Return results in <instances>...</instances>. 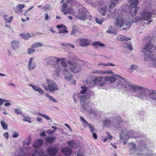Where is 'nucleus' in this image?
I'll return each instance as SVG.
<instances>
[{
	"instance_id": "052dcab7",
	"label": "nucleus",
	"mask_w": 156,
	"mask_h": 156,
	"mask_svg": "<svg viewBox=\"0 0 156 156\" xmlns=\"http://www.w3.org/2000/svg\"><path fill=\"white\" fill-rule=\"evenodd\" d=\"M116 78L115 77H110V83H113L116 80Z\"/></svg>"
},
{
	"instance_id": "a18cd8bd",
	"label": "nucleus",
	"mask_w": 156,
	"mask_h": 156,
	"mask_svg": "<svg viewBox=\"0 0 156 156\" xmlns=\"http://www.w3.org/2000/svg\"><path fill=\"white\" fill-rule=\"evenodd\" d=\"M83 109L87 110V104H86L85 102H82L80 103Z\"/></svg>"
},
{
	"instance_id": "2f4dec72",
	"label": "nucleus",
	"mask_w": 156,
	"mask_h": 156,
	"mask_svg": "<svg viewBox=\"0 0 156 156\" xmlns=\"http://www.w3.org/2000/svg\"><path fill=\"white\" fill-rule=\"evenodd\" d=\"M45 96L48 98L49 99V100L55 103H57L58 102V101L53 97L49 94L48 93L46 94Z\"/></svg>"
},
{
	"instance_id": "864d4df0",
	"label": "nucleus",
	"mask_w": 156,
	"mask_h": 156,
	"mask_svg": "<svg viewBox=\"0 0 156 156\" xmlns=\"http://www.w3.org/2000/svg\"><path fill=\"white\" fill-rule=\"evenodd\" d=\"M29 85L32 87L33 89L35 90V91H37L39 89L40 87H39L37 86H35L31 84H30Z\"/></svg>"
},
{
	"instance_id": "5701e85b",
	"label": "nucleus",
	"mask_w": 156,
	"mask_h": 156,
	"mask_svg": "<svg viewBox=\"0 0 156 156\" xmlns=\"http://www.w3.org/2000/svg\"><path fill=\"white\" fill-rule=\"evenodd\" d=\"M56 139V137L54 136L51 137H47L45 138V140L48 143H51Z\"/></svg>"
},
{
	"instance_id": "20e7f679",
	"label": "nucleus",
	"mask_w": 156,
	"mask_h": 156,
	"mask_svg": "<svg viewBox=\"0 0 156 156\" xmlns=\"http://www.w3.org/2000/svg\"><path fill=\"white\" fill-rule=\"evenodd\" d=\"M43 143V140L41 139H37L34 142L33 145L34 149L32 152V156H39L44 153L43 149L41 148Z\"/></svg>"
},
{
	"instance_id": "3c124183",
	"label": "nucleus",
	"mask_w": 156,
	"mask_h": 156,
	"mask_svg": "<svg viewBox=\"0 0 156 156\" xmlns=\"http://www.w3.org/2000/svg\"><path fill=\"white\" fill-rule=\"evenodd\" d=\"M109 73L113 75H114V73L111 70H110L108 71H102V74H106V73Z\"/></svg>"
},
{
	"instance_id": "338daca9",
	"label": "nucleus",
	"mask_w": 156,
	"mask_h": 156,
	"mask_svg": "<svg viewBox=\"0 0 156 156\" xmlns=\"http://www.w3.org/2000/svg\"><path fill=\"white\" fill-rule=\"evenodd\" d=\"M153 41H154V42L156 44V35L155 36L154 38H153V39H150V40H149L150 43H151V42H152Z\"/></svg>"
},
{
	"instance_id": "e433bc0d",
	"label": "nucleus",
	"mask_w": 156,
	"mask_h": 156,
	"mask_svg": "<svg viewBox=\"0 0 156 156\" xmlns=\"http://www.w3.org/2000/svg\"><path fill=\"white\" fill-rule=\"evenodd\" d=\"M142 20V19L141 17L139 16H137L134 19H133L131 21L133 22V23H137L138 21H141Z\"/></svg>"
},
{
	"instance_id": "ea45409f",
	"label": "nucleus",
	"mask_w": 156,
	"mask_h": 156,
	"mask_svg": "<svg viewBox=\"0 0 156 156\" xmlns=\"http://www.w3.org/2000/svg\"><path fill=\"white\" fill-rule=\"evenodd\" d=\"M87 126L89 127L91 133H93L95 131V129L94 128V126L91 124L88 123Z\"/></svg>"
},
{
	"instance_id": "a19ab883",
	"label": "nucleus",
	"mask_w": 156,
	"mask_h": 156,
	"mask_svg": "<svg viewBox=\"0 0 156 156\" xmlns=\"http://www.w3.org/2000/svg\"><path fill=\"white\" fill-rule=\"evenodd\" d=\"M1 124L3 129L6 130L7 129V125L4 121H1Z\"/></svg>"
},
{
	"instance_id": "c85d7f7f",
	"label": "nucleus",
	"mask_w": 156,
	"mask_h": 156,
	"mask_svg": "<svg viewBox=\"0 0 156 156\" xmlns=\"http://www.w3.org/2000/svg\"><path fill=\"white\" fill-rule=\"evenodd\" d=\"M68 145L73 148H75L77 147V145L75 143L73 140L69 141L67 143Z\"/></svg>"
},
{
	"instance_id": "b1692460",
	"label": "nucleus",
	"mask_w": 156,
	"mask_h": 156,
	"mask_svg": "<svg viewBox=\"0 0 156 156\" xmlns=\"http://www.w3.org/2000/svg\"><path fill=\"white\" fill-rule=\"evenodd\" d=\"M107 7L106 6L102 7L99 10V12L103 16H105L107 11Z\"/></svg>"
},
{
	"instance_id": "4d7b16f0",
	"label": "nucleus",
	"mask_w": 156,
	"mask_h": 156,
	"mask_svg": "<svg viewBox=\"0 0 156 156\" xmlns=\"http://www.w3.org/2000/svg\"><path fill=\"white\" fill-rule=\"evenodd\" d=\"M95 21L97 23L100 24H101L103 22V21L97 18H96Z\"/></svg>"
},
{
	"instance_id": "bf43d9fd",
	"label": "nucleus",
	"mask_w": 156,
	"mask_h": 156,
	"mask_svg": "<svg viewBox=\"0 0 156 156\" xmlns=\"http://www.w3.org/2000/svg\"><path fill=\"white\" fill-rule=\"evenodd\" d=\"M80 119L82 122L86 125L88 124L89 123L82 117L81 116Z\"/></svg>"
},
{
	"instance_id": "6e6d98bb",
	"label": "nucleus",
	"mask_w": 156,
	"mask_h": 156,
	"mask_svg": "<svg viewBox=\"0 0 156 156\" xmlns=\"http://www.w3.org/2000/svg\"><path fill=\"white\" fill-rule=\"evenodd\" d=\"M138 68V67L137 66L135 65H133L131 66V68H129V69H133L136 70Z\"/></svg>"
},
{
	"instance_id": "774afa93",
	"label": "nucleus",
	"mask_w": 156,
	"mask_h": 156,
	"mask_svg": "<svg viewBox=\"0 0 156 156\" xmlns=\"http://www.w3.org/2000/svg\"><path fill=\"white\" fill-rule=\"evenodd\" d=\"M77 156H85L83 153L80 151H79L77 153Z\"/></svg>"
},
{
	"instance_id": "e2e57ef3",
	"label": "nucleus",
	"mask_w": 156,
	"mask_h": 156,
	"mask_svg": "<svg viewBox=\"0 0 156 156\" xmlns=\"http://www.w3.org/2000/svg\"><path fill=\"white\" fill-rule=\"evenodd\" d=\"M37 91L39 93L41 94H45V92L41 88H39V89L38 90H37Z\"/></svg>"
},
{
	"instance_id": "603ef678",
	"label": "nucleus",
	"mask_w": 156,
	"mask_h": 156,
	"mask_svg": "<svg viewBox=\"0 0 156 156\" xmlns=\"http://www.w3.org/2000/svg\"><path fill=\"white\" fill-rule=\"evenodd\" d=\"M15 113L18 115L21 114L22 113V110L20 109L16 108L15 109Z\"/></svg>"
},
{
	"instance_id": "6e6552de",
	"label": "nucleus",
	"mask_w": 156,
	"mask_h": 156,
	"mask_svg": "<svg viewBox=\"0 0 156 156\" xmlns=\"http://www.w3.org/2000/svg\"><path fill=\"white\" fill-rule=\"evenodd\" d=\"M59 58L57 57L50 56L45 60V62L48 65H49L53 68L58 69V64Z\"/></svg>"
},
{
	"instance_id": "7c9ffc66",
	"label": "nucleus",
	"mask_w": 156,
	"mask_h": 156,
	"mask_svg": "<svg viewBox=\"0 0 156 156\" xmlns=\"http://www.w3.org/2000/svg\"><path fill=\"white\" fill-rule=\"evenodd\" d=\"M93 45L95 46L97 48L98 46H100L101 47H105V45L100 41L95 42L93 43Z\"/></svg>"
},
{
	"instance_id": "69168bd1",
	"label": "nucleus",
	"mask_w": 156,
	"mask_h": 156,
	"mask_svg": "<svg viewBox=\"0 0 156 156\" xmlns=\"http://www.w3.org/2000/svg\"><path fill=\"white\" fill-rule=\"evenodd\" d=\"M90 113L93 114L94 116H95L97 115L95 111L93 109H91L90 111Z\"/></svg>"
},
{
	"instance_id": "473e14b6",
	"label": "nucleus",
	"mask_w": 156,
	"mask_h": 156,
	"mask_svg": "<svg viewBox=\"0 0 156 156\" xmlns=\"http://www.w3.org/2000/svg\"><path fill=\"white\" fill-rule=\"evenodd\" d=\"M43 45L41 42H37L32 44L31 46V47L33 48H35L38 47H41Z\"/></svg>"
},
{
	"instance_id": "f8f14e48",
	"label": "nucleus",
	"mask_w": 156,
	"mask_h": 156,
	"mask_svg": "<svg viewBox=\"0 0 156 156\" xmlns=\"http://www.w3.org/2000/svg\"><path fill=\"white\" fill-rule=\"evenodd\" d=\"M112 123L115 128H118L121 127L122 122L121 118L119 116L116 115L112 117Z\"/></svg>"
},
{
	"instance_id": "c9c22d12",
	"label": "nucleus",
	"mask_w": 156,
	"mask_h": 156,
	"mask_svg": "<svg viewBox=\"0 0 156 156\" xmlns=\"http://www.w3.org/2000/svg\"><path fill=\"white\" fill-rule=\"evenodd\" d=\"M37 115H38L39 116H42L44 118H45L47 120H49L51 119L47 115H46L42 114L39 112H38L37 113Z\"/></svg>"
},
{
	"instance_id": "7ed1b4c3",
	"label": "nucleus",
	"mask_w": 156,
	"mask_h": 156,
	"mask_svg": "<svg viewBox=\"0 0 156 156\" xmlns=\"http://www.w3.org/2000/svg\"><path fill=\"white\" fill-rule=\"evenodd\" d=\"M116 76L120 78L118 82L119 86H120L124 90H127L132 92H135L136 93L139 86L131 84L130 83L129 81H127L125 78H123L117 75Z\"/></svg>"
},
{
	"instance_id": "dca6fc26",
	"label": "nucleus",
	"mask_w": 156,
	"mask_h": 156,
	"mask_svg": "<svg viewBox=\"0 0 156 156\" xmlns=\"http://www.w3.org/2000/svg\"><path fill=\"white\" fill-rule=\"evenodd\" d=\"M80 44L81 46L85 47L90 44V41L87 39L82 38L79 39Z\"/></svg>"
},
{
	"instance_id": "f704fd0d",
	"label": "nucleus",
	"mask_w": 156,
	"mask_h": 156,
	"mask_svg": "<svg viewBox=\"0 0 156 156\" xmlns=\"http://www.w3.org/2000/svg\"><path fill=\"white\" fill-rule=\"evenodd\" d=\"M81 90H80V93L82 94H85L87 90V87L85 86H82L81 87Z\"/></svg>"
},
{
	"instance_id": "9b49d317",
	"label": "nucleus",
	"mask_w": 156,
	"mask_h": 156,
	"mask_svg": "<svg viewBox=\"0 0 156 156\" xmlns=\"http://www.w3.org/2000/svg\"><path fill=\"white\" fill-rule=\"evenodd\" d=\"M65 61L66 59L64 58L61 59L59 58V62H61L62 66L64 67V68L63 69L60 68V67H58V68L57 69L59 71H63V73L64 74L67 75L69 73L70 71L69 69L65 68L67 66Z\"/></svg>"
},
{
	"instance_id": "aec40b11",
	"label": "nucleus",
	"mask_w": 156,
	"mask_h": 156,
	"mask_svg": "<svg viewBox=\"0 0 156 156\" xmlns=\"http://www.w3.org/2000/svg\"><path fill=\"white\" fill-rule=\"evenodd\" d=\"M34 58L33 57L31 58L28 62V69L30 70H31L34 69L35 67V63L33 62Z\"/></svg>"
},
{
	"instance_id": "ddd939ff",
	"label": "nucleus",
	"mask_w": 156,
	"mask_h": 156,
	"mask_svg": "<svg viewBox=\"0 0 156 156\" xmlns=\"http://www.w3.org/2000/svg\"><path fill=\"white\" fill-rule=\"evenodd\" d=\"M152 13L151 12L143 11L142 14V17L144 20H148L151 18Z\"/></svg>"
},
{
	"instance_id": "2eb2a0df",
	"label": "nucleus",
	"mask_w": 156,
	"mask_h": 156,
	"mask_svg": "<svg viewBox=\"0 0 156 156\" xmlns=\"http://www.w3.org/2000/svg\"><path fill=\"white\" fill-rule=\"evenodd\" d=\"M72 30L71 34L74 35L75 36H78L80 34L81 32L79 30L78 27L75 26H73L72 27Z\"/></svg>"
},
{
	"instance_id": "393cba45",
	"label": "nucleus",
	"mask_w": 156,
	"mask_h": 156,
	"mask_svg": "<svg viewBox=\"0 0 156 156\" xmlns=\"http://www.w3.org/2000/svg\"><path fill=\"white\" fill-rule=\"evenodd\" d=\"M102 77H95L94 80V83L96 85H98L102 81Z\"/></svg>"
},
{
	"instance_id": "4be33fe9",
	"label": "nucleus",
	"mask_w": 156,
	"mask_h": 156,
	"mask_svg": "<svg viewBox=\"0 0 156 156\" xmlns=\"http://www.w3.org/2000/svg\"><path fill=\"white\" fill-rule=\"evenodd\" d=\"M58 152L57 149L55 147L50 148L48 150V154L50 155H53L57 154Z\"/></svg>"
},
{
	"instance_id": "f257e3e1",
	"label": "nucleus",
	"mask_w": 156,
	"mask_h": 156,
	"mask_svg": "<svg viewBox=\"0 0 156 156\" xmlns=\"http://www.w3.org/2000/svg\"><path fill=\"white\" fill-rule=\"evenodd\" d=\"M142 51L145 53L144 59L145 61L151 60L149 66L156 68V47L148 42Z\"/></svg>"
},
{
	"instance_id": "39448f33",
	"label": "nucleus",
	"mask_w": 156,
	"mask_h": 156,
	"mask_svg": "<svg viewBox=\"0 0 156 156\" xmlns=\"http://www.w3.org/2000/svg\"><path fill=\"white\" fill-rule=\"evenodd\" d=\"M150 90L139 86L135 94V96L143 100H148Z\"/></svg>"
},
{
	"instance_id": "5fc2aeb1",
	"label": "nucleus",
	"mask_w": 156,
	"mask_h": 156,
	"mask_svg": "<svg viewBox=\"0 0 156 156\" xmlns=\"http://www.w3.org/2000/svg\"><path fill=\"white\" fill-rule=\"evenodd\" d=\"M65 78L66 79L69 81L72 78V75H65Z\"/></svg>"
},
{
	"instance_id": "37998d69",
	"label": "nucleus",
	"mask_w": 156,
	"mask_h": 156,
	"mask_svg": "<svg viewBox=\"0 0 156 156\" xmlns=\"http://www.w3.org/2000/svg\"><path fill=\"white\" fill-rule=\"evenodd\" d=\"M43 8L44 9L45 11H46V9H48L49 10H51L52 8L50 5L47 4L45 5L43 7Z\"/></svg>"
},
{
	"instance_id": "cd10ccee",
	"label": "nucleus",
	"mask_w": 156,
	"mask_h": 156,
	"mask_svg": "<svg viewBox=\"0 0 156 156\" xmlns=\"http://www.w3.org/2000/svg\"><path fill=\"white\" fill-rule=\"evenodd\" d=\"M118 38L119 40L121 41H128L131 39L130 37H127L125 36L122 35H120Z\"/></svg>"
},
{
	"instance_id": "de8ad7c7",
	"label": "nucleus",
	"mask_w": 156,
	"mask_h": 156,
	"mask_svg": "<svg viewBox=\"0 0 156 156\" xmlns=\"http://www.w3.org/2000/svg\"><path fill=\"white\" fill-rule=\"evenodd\" d=\"M62 29L60 30H59L58 33L59 34H61L62 33H63V34H65L66 33H67L68 32V31L66 30V28H62Z\"/></svg>"
},
{
	"instance_id": "6ab92c4d",
	"label": "nucleus",
	"mask_w": 156,
	"mask_h": 156,
	"mask_svg": "<svg viewBox=\"0 0 156 156\" xmlns=\"http://www.w3.org/2000/svg\"><path fill=\"white\" fill-rule=\"evenodd\" d=\"M61 151L64 154L69 156L71 154L72 150L70 147H65L62 148Z\"/></svg>"
},
{
	"instance_id": "c03bdc74",
	"label": "nucleus",
	"mask_w": 156,
	"mask_h": 156,
	"mask_svg": "<svg viewBox=\"0 0 156 156\" xmlns=\"http://www.w3.org/2000/svg\"><path fill=\"white\" fill-rule=\"evenodd\" d=\"M119 0H111V7H113Z\"/></svg>"
},
{
	"instance_id": "79ce46f5",
	"label": "nucleus",
	"mask_w": 156,
	"mask_h": 156,
	"mask_svg": "<svg viewBox=\"0 0 156 156\" xmlns=\"http://www.w3.org/2000/svg\"><path fill=\"white\" fill-rule=\"evenodd\" d=\"M28 140L27 142L24 143L23 144L24 146H25V145H26L27 147H28L31 143V137L30 136H28Z\"/></svg>"
},
{
	"instance_id": "9d476101",
	"label": "nucleus",
	"mask_w": 156,
	"mask_h": 156,
	"mask_svg": "<svg viewBox=\"0 0 156 156\" xmlns=\"http://www.w3.org/2000/svg\"><path fill=\"white\" fill-rule=\"evenodd\" d=\"M69 67L71 72L74 73H77L81 70V66L76 62H69Z\"/></svg>"
},
{
	"instance_id": "72a5a7b5",
	"label": "nucleus",
	"mask_w": 156,
	"mask_h": 156,
	"mask_svg": "<svg viewBox=\"0 0 156 156\" xmlns=\"http://www.w3.org/2000/svg\"><path fill=\"white\" fill-rule=\"evenodd\" d=\"M106 32L109 34H114L115 32V31L114 28L110 26L109 27L108 29L107 30Z\"/></svg>"
},
{
	"instance_id": "4c0bfd02",
	"label": "nucleus",
	"mask_w": 156,
	"mask_h": 156,
	"mask_svg": "<svg viewBox=\"0 0 156 156\" xmlns=\"http://www.w3.org/2000/svg\"><path fill=\"white\" fill-rule=\"evenodd\" d=\"M106 133H107V134H108V136L105 137L104 138V140H103V141L104 142H106V141H107L108 138H109L110 139V140H111L112 138V136L110 135V133H109L106 132Z\"/></svg>"
},
{
	"instance_id": "1a4fd4ad",
	"label": "nucleus",
	"mask_w": 156,
	"mask_h": 156,
	"mask_svg": "<svg viewBox=\"0 0 156 156\" xmlns=\"http://www.w3.org/2000/svg\"><path fill=\"white\" fill-rule=\"evenodd\" d=\"M46 82L48 85V90L54 92L58 90V86L52 80L47 79Z\"/></svg>"
},
{
	"instance_id": "49530a36",
	"label": "nucleus",
	"mask_w": 156,
	"mask_h": 156,
	"mask_svg": "<svg viewBox=\"0 0 156 156\" xmlns=\"http://www.w3.org/2000/svg\"><path fill=\"white\" fill-rule=\"evenodd\" d=\"M80 103L82 102H85L86 99V96L85 95H82L80 98Z\"/></svg>"
},
{
	"instance_id": "a211bd4d",
	"label": "nucleus",
	"mask_w": 156,
	"mask_h": 156,
	"mask_svg": "<svg viewBox=\"0 0 156 156\" xmlns=\"http://www.w3.org/2000/svg\"><path fill=\"white\" fill-rule=\"evenodd\" d=\"M124 20L122 19L117 18L116 19L115 25L118 28L122 27L124 25Z\"/></svg>"
},
{
	"instance_id": "4468645a",
	"label": "nucleus",
	"mask_w": 156,
	"mask_h": 156,
	"mask_svg": "<svg viewBox=\"0 0 156 156\" xmlns=\"http://www.w3.org/2000/svg\"><path fill=\"white\" fill-rule=\"evenodd\" d=\"M149 92L147 101H149L151 99L156 101V90H150Z\"/></svg>"
},
{
	"instance_id": "f3484780",
	"label": "nucleus",
	"mask_w": 156,
	"mask_h": 156,
	"mask_svg": "<svg viewBox=\"0 0 156 156\" xmlns=\"http://www.w3.org/2000/svg\"><path fill=\"white\" fill-rule=\"evenodd\" d=\"M10 44L12 49L14 50H16L19 48L20 42L18 41L14 40L10 43Z\"/></svg>"
},
{
	"instance_id": "bb28decb",
	"label": "nucleus",
	"mask_w": 156,
	"mask_h": 156,
	"mask_svg": "<svg viewBox=\"0 0 156 156\" xmlns=\"http://www.w3.org/2000/svg\"><path fill=\"white\" fill-rule=\"evenodd\" d=\"M20 35L22 37L23 39L25 40H27L29 38L31 37L29 33L27 34L24 33H21L20 34Z\"/></svg>"
},
{
	"instance_id": "13d9d810",
	"label": "nucleus",
	"mask_w": 156,
	"mask_h": 156,
	"mask_svg": "<svg viewBox=\"0 0 156 156\" xmlns=\"http://www.w3.org/2000/svg\"><path fill=\"white\" fill-rule=\"evenodd\" d=\"M55 132V130H52L49 129L47 131V133L48 135L52 134Z\"/></svg>"
},
{
	"instance_id": "09e8293b",
	"label": "nucleus",
	"mask_w": 156,
	"mask_h": 156,
	"mask_svg": "<svg viewBox=\"0 0 156 156\" xmlns=\"http://www.w3.org/2000/svg\"><path fill=\"white\" fill-rule=\"evenodd\" d=\"M35 51V49L31 48H29L27 49V53L28 54H32Z\"/></svg>"
},
{
	"instance_id": "58836bf2",
	"label": "nucleus",
	"mask_w": 156,
	"mask_h": 156,
	"mask_svg": "<svg viewBox=\"0 0 156 156\" xmlns=\"http://www.w3.org/2000/svg\"><path fill=\"white\" fill-rule=\"evenodd\" d=\"M23 116L24 117L23 119V121L27 122L30 123H31V118L30 117H29L26 116H25L24 115Z\"/></svg>"
},
{
	"instance_id": "680f3d73",
	"label": "nucleus",
	"mask_w": 156,
	"mask_h": 156,
	"mask_svg": "<svg viewBox=\"0 0 156 156\" xmlns=\"http://www.w3.org/2000/svg\"><path fill=\"white\" fill-rule=\"evenodd\" d=\"M4 136L6 139H8L9 138V134L8 132H5L3 133Z\"/></svg>"
},
{
	"instance_id": "8fccbe9b",
	"label": "nucleus",
	"mask_w": 156,
	"mask_h": 156,
	"mask_svg": "<svg viewBox=\"0 0 156 156\" xmlns=\"http://www.w3.org/2000/svg\"><path fill=\"white\" fill-rule=\"evenodd\" d=\"M92 73H93L102 74V71L98 70H94Z\"/></svg>"
},
{
	"instance_id": "0e129e2a",
	"label": "nucleus",
	"mask_w": 156,
	"mask_h": 156,
	"mask_svg": "<svg viewBox=\"0 0 156 156\" xmlns=\"http://www.w3.org/2000/svg\"><path fill=\"white\" fill-rule=\"evenodd\" d=\"M19 133L16 132H14L13 134H12V136L13 138L17 137L19 136Z\"/></svg>"
},
{
	"instance_id": "423d86ee",
	"label": "nucleus",
	"mask_w": 156,
	"mask_h": 156,
	"mask_svg": "<svg viewBox=\"0 0 156 156\" xmlns=\"http://www.w3.org/2000/svg\"><path fill=\"white\" fill-rule=\"evenodd\" d=\"M75 5L79 9V12L77 16V18L81 20H85L87 16L88 15L87 14H89L86 9L77 2H75Z\"/></svg>"
},
{
	"instance_id": "c756f323",
	"label": "nucleus",
	"mask_w": 156,
	"mask_h": 156,
	"mask_svg": "<svg viewBox=\"0 0 156 156\" xmlns=\"http://www.w3.org/2000/svg\"><path fill=\"white\" fill-rule=\"evenodd\" d=\"M103 123L105 126L107 127L110 126L111 124V121L108 119L103 120Z\"/></svg>"
},
{
	"instance_id": "412c9836",
	"label": "nucleus",
	"mask_w": 156,
	"mask_h": 156,
	"mask_svg": "<svg viewBox=\"0 0 156 156\" xmlns=\"http://www.w3.org/2000/svg\"><path fill=\"white\" fill-rule=\"evenodd\" d=\"M25 7L24 5L19 4L14 9L15 12L18 13L22 12V9Z\"/></svg>"
},
{
	"instance_id": "f03ea898",
	"label": "nucleus",
	"mask_w": 156,
	"mask_h": 156,
	"mask_svg": "<svg viewBox=\"0 0 156 156\" xmlns=\"http://www.w3.org/2000/svg\"><path fill=\"white\" fill-rule=\"evenodd\" d=\"M138 2V0H130L129 3L130 7H126L129 10H127L126 9L125 10L126 12V19L124 20V24H125L126 26L128 27V28L133 23L132 21H130V19H132L134 16L136 15L137 12V10L139 9V8L137 7Z\"/></svg>"
},
{
	"instance_id": "0eeeda50",
	"label": "nucleus",
	"mask_w": 156,
	"mask_h": 156,
	"mask_svg": "<svg viewBox=\"0 0 156 156\" xmlns=\"http://www.w3.org/2000/svg\"><path fill=\"white\" fill-rule=\"evenodd\" d=\"M136 133L133 131H131L125 129L122 130L119 136L120 138H122L125 140H128L129 137L136 138L138 136L136 135Z\"/></svg>"
},
{
	"instance_id": "a878e982",
	"label": "nucleus",
	"mask_w": 156,
	"mask_h": 156,
	"mask_svg": "<svg viewBox=\"0 0 156 156\" xmlns=\"http://www.w3.org/2000/svg\"><path fill=\"white\" fill-rule=\"evenodd\" d=\"M67 4L65 3H63L62 6V8L61 9V11L65 14H66L68 12L67 8Z\"/></svg>"
}]
</instances>
